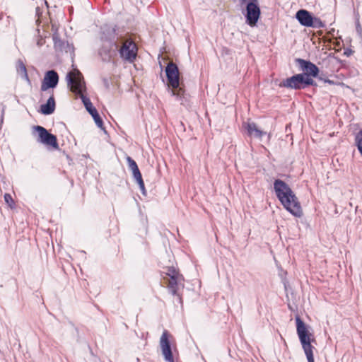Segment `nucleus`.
Listing matches in <instances>:
<instances>
[{"instance_id":"6e6552de","label":"nucleus","mask_w":362,"mask_h":362,"mask_svg":"<svg viewBox=\"0 0 362 362\" xmlns=\"http://www.w3.org/2000/svg\"><path fill=\"white\" fill-rule=\"evenodd\" d=\"M165 269L166 271H163V273L170 279L168 285L169 292L173 296H176L179 303L182 305V297L178 293L177 290L179 284L183 280L182 275L180 274L179 272L174 267H167Z\"/></svg>"},{"instance_id":"f257e3e1","label":"nucleus","mask_w":362,"mask_h":362,"mask_svg":"<svg viewBox=\"0 0 362 362\" xmlns=\"http://www.w3.org/2000/svg\"><path fill=\"white\" fill-rule=\"evenodd\" d=\"M126 31L119 29L117 25L105 24L100 28V40L102 42L98 54L103 62H109L116 56L119 40Z\"/></svg>"},{"instance_id":"cd10ccee","label":"nucleus","mask_w":362,"mask_h":362,"mask_svg":"<svg viewBox=\"0 0 362 362\" xmlns=\"http://www.w3.org/2000/svg\"><path fill=\"white\" fill-rule=\"evenodd\" d=\"M356 30L359 35L362 34V28L359 23V21H357L356 23Z\"/></svg>"},{"instance_id":"7ed1b4c3","label":"nucleus","mask_w":362,"mask_h":362,"mask_svg":"<svg viewBox=\"0 0 362 362\" xmlns=\"http://www.w3.org/2000/svg\"><path fill=\"white\" fill-rule=\"evenodd\" d=\"M66 80L71 90L80 97L87 112L90 115L96 111L97 110L93 105L90 98L84 95L86 91V86L81 71L76 69L73 71L67 73Z\"/></svg>"},{"instance_id":"6ab92c4d","label":"nucleus","mask_w":362,"mask_h":362,"mask_svg":"<svg viewBox=\"0 0 362 362\" xmlns=\"http://www.w3.org/2000/svg\"><path fill=\"white\" fill-rule=\"evenodd\" d=\"M17 71L23 79H25L28 81H30L27 73L26 67L23 62L21 60H19L17 64Z\"/></svg>"},{"instance_id":"2eb2a0df","label":"nucleus","mask_w":362,"mask_h":362,"mask_svg":"<svg viewBox=\"0 0 362 362\" xmlns=\"http://www.w3.org/2000/svg\"><path fill=\"white\" fill-rule=\"evenodd\" d=\"M313 16L307 10L300 9L296 13V18L299 23L305 27H308L312 25Z\"/></svg>"},{"instance_id":"c756f323","label":"nucleus","mask_w":362,"mask_h":362,"mask_svg":"<svg viewBox=\"0 0 362 362\" xmlns=\"http://www.w3.org/2000/svg\"><path fill=\"white\" fill-rule=\"evenodd\" d=\"M103 84H104V86H105V88H109V87H110V83H109V81H108V79H107V78H104L103 79Z\"/></svg>"},{"instance_id":"ddd939ff","label":"nucleus","mask_w":362,"mask_h":362,"mask_svg":"<svg viewBox=\"0 0 362 362\" xmlns=\"http://www.w3.org/2000/svg\"><path fill=\"white\" fill-rule=\"evenodd\" d=\"M59 83V75L55 70H49L45 72L41 84V90L46 91L49 88H54Z\"/></svg>"},{"instance_id":"7c9ffc66","label":"nucleus","mask_w":362,"mask_h":362,"mask_svg":"<svg viewBox=\"0 0 362 362\" xmlns=\"http://www.w3.org/2000/svg\"><path fill=\"white\" fill-rule=\"evenodd\" d=\"M317 78L319 80L322 81H324V80H326V79H327V78H325L323 77V74H319L318 77H317Z\"/></svg>"},{"instance_id":"9d476101","label":"nucleus","mask_w":362,"mask_h":362,"mask_svg":"<svg viewBox=\"0 0 362 362\" xmlns=\"http://www.w3.org/2000/svg\"><path fill=\"white\" fill-rule=\"evenodd\" d=\"M296 64L298 66L299 70L301 71L303 75L310 78L318 77L320 72L319 67L311 62L310 60H306L301 58L295 59Z\"/></svg>"},{"instance_id":"412c9836","label":"nucleus","mask_w":362,"mask_h":362,"mask_svg":"<svg viewBox=\"0 0 362 362\" xmlns=\"http://www.w3.org/2000/svg\"><path fill=\"white\" fill-rule=\"evenodd\" d=\"M326 26L325 23L322 22L319 18L313 16L312 25L309 28H323Z\"/></svg>"},{"instance_id":"1a4fd4ad","label":"nucleus","mask_w":362,"mask_h":362,"mask_svg":"<svg viewBox=\"0 0 362 362\" xmlns=\"http://www.w3.org/2000/svg\"><path fill=\"white\" fill-rule=\"evenodd\" d=\"M33 134H35V132L37 134V142L51 146L55 150L59 149L57 136L49 133L45 127L36 125L33 126Z\"/></svg>"},{"instance_id":"a878e982","label":"nucleus","mask_w":362,"mask_h":362,"mask_svg":"<svg viewBox=\"0 0 362 362\" xmlns=\"http://www.w3.org/2000/svg\"><path fill=\"white\" fill-rule=\"evenodd\" d=\"M4 200L5 202L10 206H11V204H14V202H13V199L11 197V195L10 194H8V193H6L4 194Z\"/></svg>"},{"instance_id":"393cba45","label":"nucleus","mask_w":362,"mask_h":362,"mask_svg":"<svg viewBox=\"0 0 362 362\" xmlns=\"http://www.w3.org/2000/svg\"><path fill=\"white\" fill-rule=\"evenodd\" d=\"M137 184L139 185V187L142 194L146 196V188H145V185H144V180L138 181Z\"/></svg>"},{"instance_id":"aec40b11","label":"nucleus","mask_w":362,"mask_h":362,"mask_svg":"<svg viewBox=\"0 0 362 362\" xmlns=\"http://www.w3.org/2000/svg\"><path fill=\"white\" fill-rule=\"evenodd\" d=\"M90 115L94 119V122L98 127L100 128L101 129H105L103 119L100 116L98 110L93 112L92 114H90Z\"/></svg>"},{"instance_id":"bb28decb","label":"nucleus","mask_w":362,"mask_h":362,"mask_svg":"<svg viewBox=\"0 0 362 362\" xmlns=\"http://www.w3.org/2000/svg\"><path fill=\"white\" fill-rule=\"evenodd\" d=\"M353 52L354 51L351 49L347 48L344 50V54L346 57H349L353 54Z\"/></svg>"},{"instance_id":"a211bd4d","label":"nucleus","mask_w":362,"mask_h":362,"mask_svg":"<svg viewBox=\"0 0 362 362\" xmlns=\"http://www.w3.org/2000/svg\"><path fill=\"white\" fill-rule=\"evenodd\" d=\"M297 74L293 75L291 77L286 78L283 80L280 84L279 87H284L286 88H291L294 90H298V81H297Z\"/></svg>"},{"instance_id":"5701e85b","label":"nucleus","mask_w":362,"mask_h":362,"mask_svg":"<svg viewBox=\"0 0 362 362\" xmlns=\"http://www.w3.org/2000/svg\"><path fill=\"white\" fill-rule=\"evenodd\" d=\"M127 161L128 163V167H129V170H131L132 171L135 170L139 168L136 161L133 158H132L130 156L127 157Z\"/></svg>"},{"instance_id":"dca6fc26","label":"nucleus","mask_w":362,"mask_h":362,"mask_svg":"<svg viewBox=\"0 0 362 362\" xmlns=\"http://www.w3.org/2000/svg\"><path fill=\"white\" fill-rule=\"evenodd\" d=\"M56 103L53 93L47 100L46 103L41 105L40 112L45 115H49L55 110Z\"/></svg>"},{"instance_id":"4be33fe9","label":"nucleus","mask_w":362,"mask_h":362,"mask_svg":"<svg viewBox=\"0 0 362 362\" xmlns=\"http://www.w3.org/2000/svg\"><path fill=\"white\" fill-rule=\"evenodd\" d=\"M355 143L357 148L362 156V130H360L355 136Z\"/></svg>"},{"instance_id":"0eeeda50","label":"nucleus","mask_w":362,"mask_h":362,"mask_svg":"<svg viewBox=\"0 0 362 362\" xmlns=\"http://www.w3.org/2000/svg\"><path fill=\"white\" fill-rule=\"evenodd\" d=\"M240 5L245 7V17L246 23L250 25L254 26L257 24L260 15L261 10L259 6L258 0H239Z\"/></svg>"},{"instance_id":"2f4dec72","label":"nucleus","mask_w":362,"mask_h":362,"mask_svg":"<svg viewBox=\"0 0 362 362\" xmlns=\"http://www.w3.org/2000/svg\"><path fill=\"white\" fill-rule=\"evenodd\" d=\"M324 82L327 83H329V84H334V83L333 81L327 79V78L326 80H324Z\"/></svg>"},{"instance_id":"20e7f679","label":"nucleus","mask_w":362,"mask_h":362,"mask_svg":"<svg viewBox=\"0 0 362 362\" xmlns=\"http://www.w3.org/2000/svg\"><path fill=\"white\" fill-rule=\"evenodd\" d=\"M296 324V332L305 352L308 362H315L313 356V349L315 347L311 344L314 339H311L313 334L308 330V326L303 320L297 315L295 317Z\"/></svg>"},{"instance_id":"4468645a","label":"nucleus","mask_w":362,"mask_h":362,"mask_svg":"<svg viewBox=\"0 0 362 362\" xmlns=\"http://www.w3.org/2000/svg\"><path fill=\"white\" fill-rule=\"evenodd\" d=\"M243 126L245 129L247 134L250 137L261 139L267 134V132L259 129L255 122L243 123Z\"/></svg>"},{"instance_id":"f8f14e48","label":"nucleus","mask_w":362,"mask_h":362,"mask_svg":"<svg viewBox=\"0 0 362 362\" xmlns=\"http://www.w3.org/2000/svg\"><path fill=\"white\" fill-rule=\"evenodd\" d=\"M170 337L168 331L164 330L160 339V346L164 359L168 362H175Z\"/></svg>"},{"instance_id":"c85d7f7f","label":"nucleus","mask_w":362,"mask_h":362,"mask_svg":"<svg viewBox=\"0 0 362 362\" xmlns=\"http://www.w3.org/2000/svg\"><path fill=\"white\" fill-rule=\"evenodd\" d=\"M45 40L42 37H40L37 41V46L41 47L45 44Z\"/></svg>"},{"instance_id":"423d86ee","label":"nucleus","mask_w":362,"mask_h":362,"mask_svg":"<svg viewBox=\"0 0 362 362\" xmlns=\"http://www.w3.org/2000/svg\"><path fill=\"white\" fill-rule=\"evenodd\" d=\"M117 44V53L119 54L120 58L129 63L134 62L137 57L138 47L132 35L125 32Z\"/></svg>"},{"instance_id":"39448f33","label":"nucleus","mask_w":362,"mask_h":362,"mask_svg":"<svg viewBox=\"0 0 362 362\" xmlns=\"http://www.w3.org/2000/svg\"><path fill=\"white\" fill-rule=\"evenodd\" d=\"M165 72L166 74L168 86L170 89L172 96L176 98L179 101L185 98V90L180 83V71L178 66L173 62L168 64Z\"/></svg>"},{"instance_id":"9b49d317","label":"nucleus","mask_w":362,"mask_h":362,"mask_svg":"<svg viewBox=\"0 0 362 362\" xmlns=\"http://www.w3.org/2000/svg\"><path fill=\"white\" fill-rule=\"evenodd\" d=\"M52 40L54 42V47L57 52H69L73 54L74 52V47L73 44H70L68 41H65L61 39L59 33L58 32V28L55 24L52 25Z\"/></svg>"},{"instance_id":"f3484780","label":"nucleus","mask_w":362,"mask_h":362,"mask_svg":"<svg viewBox=\"0 0 362 362\" xmlns=\"http://www.w3.org/2000/svg\"><path fill=\"white\" fill-rule=\"evenodd\" d=\"M298 90H302L308 88V86H317L316 82L313 79L305 77L302 74H297Z\"/></svg>"},{"instance_id":"473e14b6","label":"nucleus","mask_w":362,"mask_h":362,"mask_svg":"<svg viewBox=\"0 0 362 362\" xmlns=\"http://www.w3.org/2000/svg\"><path fill=\"white\" fill-rule=\"evenodd\" d=\"M39 10H40L39 7H37V8H36V11H37V13L38 12V11H39Z\"/></svg>"},{"instance_id":"f03ea898","label":"nucleus","mask_w":362,"mask_h":362,"mask_svg":"<svg viewBox=\"0 0 362 362\" xmlns=\"http://www.w3.org/2000/svg\"><path fill=\"white\" fill-rule=\"evenodd\" d=\"M274 190L285 209L296 217L302 216L303 211L298 199L286 182L276 179L274 182Z\"/></svg>"},{"instance_id":"b1692460","label":"nucleus","mask_w":362,"mask_h":362,"mask_svg":"<svg viewBox=\"0 0 362 362\" xmlns=\"http://www.w3.org/2000/svg\"><path fill=\"white\" fill-rule=\"evenodd\" d=\"M132 172L133 177L135 179L136 182L139 180H143L142 175L139 168L135 170H133Z\"/></svg>"}]
</instances>
